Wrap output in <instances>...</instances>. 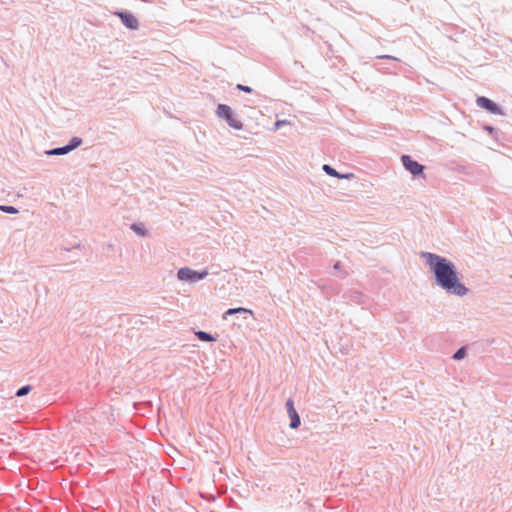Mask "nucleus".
Returning <instances> with one entry per match:
<instances>
[{
	"mask_svg": "<svg viewBox=\"0 0 512 512\" xmlns=\"http://www.w3.org/2000/svg\"><path fill=\"white\" fill-rule=\"evenodd\" d=\"M208 275V272L206 270L203 271H196L192 270L188 267L180 268L177 272V277L181 281H187L191 283L198 282L202 279H204Z\"/></svg>",
	"mask_w": 512,
	"mask_h": 512,
	"instance_id": "7ed1b4c3",
	"label": "nucleus"
},
{
	"mask_svg": "<svg viewBox=\"0 0 512 512\" xmlns=\"http://www.w3.org/2000/svg\"><path fill=\"white\" fill-rule=\"evenodd\" d=\"M476 104L478 107L485 109L491 114L504 115L503 109L497 103L485 96H478L476 99Z\"/></svg>",
	"mask_w": 512,
	"mask_h": 512,
	"instance_id": "39448f33",
	"label": "nucleus"
},
{
	"mask_svg": "<svg viewBox=\"0 0 512 512\" xmlns=\"http://www.w3.org/2000/svg\"><path fill=\"white\" fill-rule=\"evenodd\" d=\"M484 130L487 131L489 134H493L496 131V129L490 125H485Z\"/></svg>",
	"mask_w": 512,
	"mask_h": 512,
	"instance_id": "6ab92c4d",
	"label": "nucleus"
},
{
	"mask_svg": "<svg viewBox=\"0 0 512 512\" xmlns=\"http://www.w3.org/2000/svg\"><path fill=\"white\" fill-rule=\"evenodd\" d=\"M401 162L403 167L407 171H409L414 177L423 175L425 167L416 160H413L411 156L402 155Z\"/></svg>",
	"mask_w": 512,
	"mask_h": 512,
	"instance_id": "20e7f679",
	"label": "nucleus"
},
{
	"mask_svg": "<svg viewBox=\"0 0 512 512\" xmlns=\"http://www.w3.org/2000/svg\"><path fill=\"white\" fill-rule=\"evenodd\" d=\"M363 297L362 293L360 292H355V299L358 301V302H361V298Z\"/></svg>",
	"mask_w": 512,
	"mask_h": 512,
	"instance_id": "aec40b11",
	"label": "nucleus"
},
{
	"mask_svg": "<svg viewBox=\"0 0 512 512\" xmlns=\"http://www.w3.org/2000/svg\"><path fill=\"white\" fill-rule=\"evenodd\" d=\"M235 314H250V315H253V311L248 309V308H244V307H237V308H229L223 315V319H228V316H232V315H235Z\"/></svg>",
	"mask_w": 512,
	"mask_h": 512,
	"instance_id": "1a4fd4ad",
	"label": "nucleus"
},
{
	"mask_svg": "<svg viewBox=\"0 0 512 512\" xmlns=\"http://www.w3.org/2000/svg\"><path fill=\"white\" fill-rule=\"evenodd\" d=\"M31 386L30 385H24L22 387H20L17 391H16V396L17 397H23L25 395H27L30 391H31Z\"/></svg>",
	"mask_w": 512,
	"mask_h": 512,
	"instance_id": "dca6fc26",
	"label": "nucleus"
},
{
	"mask_svg": "<svg viewBox=\"0 0 512 512\" xmlns=\"http://www.w3.org/2000/svg\"><path fill=\"white\" fill-rule=\"evenodd\" d=\"M68 153H69V151L67 150L65 145L45 151V154L49 155V156H60V155L68 154Z\"/></svg>",
	"mask_w": 512,
	"mask_h": 512,
	"instance_id": "9d476101",
	"label": "nucleus"
},
{
	"mask_svg": "<svg viewBox=\"0 0 512 512\" xmlns=\"http://www.w3.org/2000/svg\"><path fill=\"white\" fill-rule=\"evenodd\" d=\"M117 15L120 17L123 25L131 30H136L139 27V22L137 18L129 12H117Z\"/></svg>",
	"mask_w": 512,
	"mask_h": 512,
	"instance_id": "0eeeda50",
	"label": "nucleus"
},
{
	"mask_svg": "<svg viewBox=\"0 0 512 512\" xmlns=\"http://www.w3.org/2000/svg\"><path fill=\"white\" fill-rule=\"evenodd\" d=\"M322 169L327 175L338 178V179H350L353 177L352 173L342 174V173L338 172L336 169H334L332 166H330L329 164H324L322 166Z\"/></svg>",
	"mask_w": 512,
	"mask_h": 512,
	"instance_id": "6e6552de",
	"label": "nucleus"
},
{
	"mask_svg": "<svg viewBox=\"0 0 512 512\" xmlns=\"http://www.w3.org/2000/svg\"><path fill=\"white\" fill-rule=\"evenodd\" d=\"M216 115L225 120L230 127L236 130H241L243 128V124L240 119L235 115L232 108L226 104H218Z\"/></svg>",
	"mask_w": 512,
	"mask_h": 512,
	"instance_id": "f03ea898",
	"label": "nucleus"
},
{
	"mask_svg": "<svg viewBox=\"0 0 512 512\" xmlns=\"http://www.w3.org/2000/svg\"><path fill=\"white\" fill-rule=\"evenodd\" d=\"M0 211L7 214H17L19 212L16 207L10 205H0Z\"/></svg>",
	"mask_w": 512,
	"mask_h": 512,
	"instance_id": "2eb2a0df",
	"label": "nucleus"
},
{
	"mask_svg": "<svg viewBox=\"0 0 512 512\" xmlns=\"http://www.w3.org/2000/svg\"><path fill=\"white\" fill-rule=\"evenodd\" d=\"M83 143V140L82 138L80 137H72L70 139V141L68 142V144H66V148L69 152L75 150L76 148H78L79 146H81V144Z\"/></svg>",
	"mask_w": 512,
	"mask_h": 512,
	"instance_id": "9b49d317",
	"label": "nucleus"
},
{
	"mask_svg": "<svg viewBox=\"0 0 512 512\" xmlns=\"http://www.w3.org/2000/svg\"><path fill=\"white\" fill-rule=\"evenodd\" d=\"M378 59H388V60H395V61H398V59L394 56H391V55H380V56H377Z\"/></svg>",
	"mask_w": 512,
	"mask_h": 512,
	"instance_id": "a211bd4d",
	"label": "nucleus"
},
{
	"mask_svg": "<svg viewBox=\"0 0 512 512\" xmlns=\"http://www.w3.org/2000/svg\"><path fill=\"white\" fill-rule=\"evenodd\" d=\"M467 355V349L466 347H460L456 350V352L453 354L452 358L454 360H462Z\"/></svg>",
	"mask_w": 512,
	"mask_h": 512,
	"instance_id": "4468645a",
	"label": "nucleus"
},
{
	"mask_svg": "<svg viewBox=\"0 0 512 512\" xmlns=\"http://www.w3.org/2000/svg\"><path fill=\"white\" fill-rule=\"evenodd\" d=\"M131 230H133L135 233L141 235V236H145L147 235L148 231L146 230V228L142 225V224H137V223H133L131 226H130Z\"/></svg>",
	"mask_w": 512,
	"mask_h": 512,
	"instance_id": "ddd939ff",
	"label": "nucleus"
},
{
	"mask_svg": "<svg viewBox=\"0 0 512 512\" xmlns=\"http://www.w3.org/2000/svg\"><path fill=\"white\" fill-rule=\"evenodd\" d=\"M341 263L338 261L334 264V269L338 270L340 269Z\"/></svg>",
	"mask_w": 512,
	"mask_h": 512,
	"instance_id": "412c9836",
	"label": "nucleus"
},
{
	"mask_svg": "<svg viewBox=\"0 0 512 512\" xmlns=\"http://www.w3.org/2000/svg\"><path fill=\"white\" fill-rule=\"evenodd\" d=\"M286 408H287V412H288V415L290 418V424H289L290 428L291 429L298 428L301 424V420H300L299 414L297 413V411L294 407V402L292 399H288L286 401Z\"/></svg>",
	"mask_w": 512,
	"mask_h": 512,
	"instance_id": "423d86ee",
	"label": "nucleus"
},
{
	"mask_svg": "<svg viewBox=\"0 0 512 512\" xmlns=\"http://www.w3.org/2000/svg\"><path fill=\"white\" fill-rule=\"evenodd\" d=\"M236 89L239 91L245 92V93H253L254 92V90L250 86L243 85V84H237Z\"/></svg>",
	"mask_w": 512,
	"mask_h": 512,
	"instance_id": "f3484780",
	"label": "nucleus"
},
{
	"mask_svg": "<svg viewBox=\"0 0 512 512\" xmlns=\"http://www.w3.org/2000/svg\"><path fill=\"white\" fill-rule=\"evenodd\" d=\"M196 336L200 341H203V342L215 341V338L213 337V335L208 332H205V331L196 332Z\"/></svg>",
	"mask_w": 512,
	"mask_h": 512,
	"instance_id": "f8f14e48",
	"label": "nucleus"
},
{
	"mask_svg": "<svg viewBox=\"0 0 512 512\" xmlns=\"http://www.w3.org/2000/svg\"><path fill=\"white\" fill-rule=\"evenodd\" d=\"M282 123H283V122H281V121H277V122H276V126H277V127H279Z\"/></svg>",
	"mask_w": 512,
	"mask_h": 512,
	"instance_id": "4be33fe9",
	"label": "nucleus"
},
{
	"mask_svg": "<svg viewBox=\"0 0 512 512\" xmlns=\"http://www.w3.org/2000/svg\"><path fill=\"white\" fill-rule=\"evenodd\" d=\"M426 264L434 275L435 284L446 293L463 297L469 289L460 281L455 264L446 257L431 252H421Z\"/></svg>",
	"mask_w": 512,
	"mask_h": 512,
	"instance_id": "f257e3e1",
	"label": "nucleus"
}]
</instances>
